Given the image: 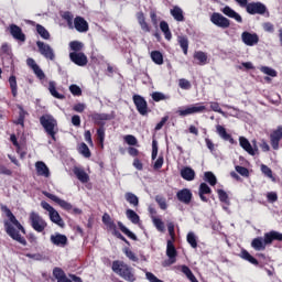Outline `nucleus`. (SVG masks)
Returning <instances> with one entry per match:
<instances>
[{
  "label": "nucleus",
  "mask_w": 282,
  "mask_h": 282,
  "mask_svg": "<svg viewBox=\"0 0 282 282\" xmlns=\"http://www.w3.org/2000/svg\"><path fill=\"white\" fill-rule=\"evenodd\" d=\"M7 217L8 220H4V230L7 235H9L13 241L21 243V246H28V240H25V237L21 236V232L22 235H25V227L19 223L12 210L7 209Z\"/></svg>",
  "instance_id": "f257e3e1"
},
{
  "label": "nucleus",
  "mask_w": 282,
  "mask_h": 282,
  "mask_svg": "<svg viewBox=\"0 0 282 282\" xmlns=\"http://www.w3.org/2000/svg\"><path fill=\"white\" fill-rule=\"evenodd\" d=\"M112 272L118 274L121 279L127 282H135V273L133 272V268L127 264L124 261L115 260L111 265Z\"/></svg>",
  "instance_id": "f03ea898"
},
{
  "label": "nucleus",
  "mask_w": 282,
  "mask_h": 282,
  "mask_svg": "<svg viewBox=\"0 0 282 282\" xmlns=\"http://www.w3.org/2000/svg\"><path fill=\"white\" fill-rule=\"evenodd\" d=\"M40 124H42L45 133L56 142V133H58V121L52 115H43L40 117Z\"/></svg>",
  "instance_id": "7ed1b4c3"
},
{
  "label": "nucleus",
  "mask_w": 282,
  "mask_h": 282,
  "mask_svg": "<svg viewBox=\"0 0 282 282\" xmlns=\"http://www.w3.org/2000/svg\"><path fill=\"white\" fill-rule=\"evenodd\" d=\"M43 195H45V197H47V199H51L52 202L57 204V206L62 207L63 210H67V213H72V215H83V209H80L78 207H74L70 203H68L65 199L59 198L58 196H56L52 193H48V192H44Z\"/></svg>",
  "instance_id": "20e7f679"
},
{
  "label": "nucleus",
  "mask_w": 282,
  "mask_h": 282,
  "mask_svg": "<svg viewBox=\"0 0 282 282\" xmlns=\"http://www.w3.org/2000/svg\"><path fill=\"white\" fill-rule=\"evenodd\" d=\"M246 12L248 14H260V17H270V11L268 10V7H265L262 2H249L247 4Z\"/></svg>",
  "instance_id": "39448f33"
},
{
  "label": "nucleus",
  "mask_w": 282,
  "mask_h": 282,
  "mask_svg": "<svg viewBox=\"0 0 282 282\" xmlns=\"http://www.w3.org/2000/svg\"><path fill=\"white\" fill-rule=\"evenodd\" d=\"M29 219L31 227L33 228V230H35V232H45V228H47V221H45V219H43L41 215L32 212L29 216Z\"/></svg>",
  "instance_id": "423d86ee"
},
{
  "label": "nucleus",
  "mask_w": 282,
  "mask_h": 282,
  "mask_svg": "<svg viewBox=\"0 0 282 282\" xmlns=\"http://www.w3.org/2000/svg\"><path fill=\"white\" fill-rule=\"evenodd\" d=\"M90 120L99 128H105V124H107V121L113 120L116 118V115L113 113H98L94 112L89 116Z\"/></svg>",
  "instance_id": "0eeeda50"
},
{
  "label": "nucleus",
  "mask_w": 282,
  "mask_h": 282,
  "mask_svg": "<svg viewBox=\"0 0 282 282\" xmlns=\"http://www.w3.org/2000/svg\"><path fill=\"white\" fill-rule=\"evenodd\" d=\"M36 47L39 50V53L42 56H44V58H46L47 61H55L56 54L54 53V48H52V46H50V44L42 42V41H37Z\"/></svg>",
  "instance_id": "6e6552de"
},
{
  "label": "nucleus",
  "mask_w": 282,
  "mask_h": 282,
  "mask_svg": "<svg viewBox=\"0 0 282 282\" xmlns=\"http://www.w3.org/2000/svg\"><path fill=\"white\" fill-rule=\"evenodd\" d=\"M132 100L140 116H147L149 113V104L144 97L141 95H133Z\"/></svg>",
  "instance_id": "1a4fd4ad"
},
{
  "label": "nucleus",
  "mask_w": 282,
  "mask_h": 282,
  "mask_svg": "<svg viewBox=\"0 0 282 282\" xmlns=\"http://www.w3.org/2000/svg\"><path fill=\"white\" fill-rule=\"evenodd\" d=\"M206 111V106L202 104H195L186 107L185 109H178L177 113L182 118H186V116H193V113H204Z\"/></svg>",
  "instance_id": "9d476101"
},
{
  "label": "nucleus",
  "mask_w": 282,
  "mask_h": 282,
  "mask_svg": "<svg viewBox=\"0 0 282 282\" xmlns=\"http://www.w3.org/2000/svg\"><path fill=\"white\" fill-rule=\"evenodd\" d=\"M210 21L214 25H217V28H221L223 30L230 28V21L221 13L214 12L210 15Z\"/></svg>",
  "instance_id": "9b49d317"
},
{
  "label": "nucleus",
  "mask_w": 282,
  "mask_h": 282,
  "mask_svg": "<svg viewBox=\"0 0 282 282\" xmlns=\"http://www.w3.org/2000/svg\"><path fill=\"white\" fill-rule=\"evenodd\" d=\"M241 40L248 47H254L259 43V35L257 33H250L248 31L242 32Z\"/></svg>",
  "instance_id": "f8f14e48"
},
{
  "label": "nucleus",
  "mask_w": 282,
  "mask_h": 282,
  "mask_svg": "<svg viewBox=\"0 0 282 282\" xmlns=\"http://www.w3.org/2000/svg\"><path fill=\"white\" fill-rule=\"evenodd\" d=\"M176 199L188 206V204L193 202V192H191L188 188H183L176 193Z\"/></svg>",
  "instance_id": "ddd939ff"
},
{
  "label": "nucleus",
  "mask_w": 282,
  "mask_h": 282,
  "mask_svg": "<svg viewBox=\"0 0 282 282\" xmlns=\"http://www.w3.org/2000/svg\"><path fill=\"white\" fill-rule=\"evenodd\" d=\"M281 140H282V127H278V129L270 134V142L273 151H279V144Z\"/></svg>",
  "instance_id": "4468645a"
},
{
  "label": "nucleus",
  "mask_w": 282,
  "mask_h": 282,
  "mask_svg": "<svg viewBox=\"0 0 282 282\" xmlns=\"http://www.w3.org/2000/svg\"><path fill=\"white\" fill-rule=\"evenodd\" d=\"M69 58L72 63H75V65H78L79 67H85L88 63L87 55H85V53H69Z\"/></svg>",
  "instance_id": "2eb2a0df"
},
{
  "label": "nucleus",
  "mask_w": 282,
  "mask_h": 282,
  "mask_svg": "<svg viewBox=\"0 0 282 282\" xmlns=\"http://www.w3.org/2000/svg\"><path fill=\"white\" fill-rule=\"evenodd\" d=\"M74 28L80 33L89 32V22L85 18L77 15L74 19Z\"/></svg>",
  "instance_id": "dca6fc26"
},
{
  "label": "nucleus",
  "mask_w": 282,
  "mask_h": 282,
  "mask_svg": "<svg viewBox=\"0 0 282 282\" xmlns=\"http://www.w3.org/2000/svg\"><path fill=\"white\" fill-rule=\"evenodd\" d=\"M175 240H167V245H166V256L170 259V265H172V263H175L177 261V249H175Z\"/></svg>",
  "instance_id": "f3484780"
},
{
  "label": "nucleus",
  "mask_w": 282,
  "mask_h": 282,
  "mask_svg": "<svg viewBox=\"0 0 282 282\" xmlns=\"http://www.w3.org/2000/svg\"><path fill=\"white\" fill-rule=\"evenodd\" d=\"M10 34L15 39V41H20V43H25V33H23L21 26L17 24H11Z\"/></svg>",
  "instance_id": "a211bd4d"
},
{
  "label": "nucleus",
  "mask_w": 282,
  "mask_h": 282,
  "mask_svg": "<svg viewBox=\"0 0 282 282\" xmlns=\"http://www.w3.org/2000/svg\"><path fill=\"white\" fill-rule=\"evenodd\" d=\"M35 171L39 177H50L51 175L50 167H47V164L43 161H37L35 163Z\"/></svg>",
  "instance_id": "6ab92c4d"
},
{
  "label": "nucleus",
  "mask_w": 282,
  "mask_h": 282,
  "mask_svg": "<svg viewBox=\"0 0 282 282\" xmlns=\"http://www.w3.org/2000/svg\"><path fill=\"white\" fill-rule=\"evenodd\" d=\"M273 241H282V234L276 230H271L264 234V243L272 246Z\"/></svg>",
  "instance_id": "aec40b11"
},
{
  "label": "nucleus",
  "mask_w": 282,
  "mask_h": 282,
  "mask_svg": "<svg viewBox=\"0 0 282 282\" xmlns=\"http://www.w3.org/2000/svg\"><path fill=\"white\" fill-rule=\"evenodd\" d=\"M216 133L219 135V138H221V140H225L226 142H230L231 144H235V139L232 138V134L228 133L224 126L217 124Z\"/></svg>",
  "instance_id": "412c9836"
},
{
  "label": "nucleus",
  "mask_w": 282,
  "mask_h": 282,
  "mask_svg": "<svg viewBox=\"0 0 282 282\" xmlns=\"http://www.w3.org/2000/svg\"><path fill=\"white\" fill-rule=\"evenodd\" d=\"M223 14L226 17H229V19H235L237 23H243V18L237 11H235L232 8L226 6L225 8L221 9Z\"/></svg>",
  "instance_id": "4be33fe9"
},
{
  "label": "nucleus",
  "mask_w": 282,
  "mask_h": 282,
  "mask_svg": "<svg viewBox=\"0 0 282 282\" xmlns=\"http://www.w3.org/2000/svg\"><path fill=\"white\" fill-rule=\"evenodd\" d=\"M51 243H53V246H58L61 248H65V246H67V236L62 235V234L52 235Z\"/></svg>",
  "instance_id": "5701e85b"
},
{
  "label": "nucleus",
  "mask_w": 282,
  "mask_h": 282,
  "mask_svg": "<svg viewBox=\"0 0 282 282\" xmlns=\"http://www.w3.org/2000/svg\"><path fill=\"white\" fill-rule=\"evenodd\" d=\"M137 21L142 32H145V33L151 32V26L149 25V22H147V17H144V12L140 11L137 13Z\"/></svg>",
  "instance_id": "b1692460"
},
{
  "label": "nucleus",
  "mask_w": 282,
  "mask_h": 282,
  "mask_svg": "<svg viewBox=\"0 0 282 282\" xmlns=\"http://www.w3.org/2000/svg\"><path fill=\"white\" fill-rule=\"evenodd\" d=\"M106 226L109 230H112V235L117 237V239H120L121 241L126 242L127 246H131V242H129V240H127V238L122 236L120 231H118L116 223H113V220H110Z\"/></svg>",
  "instance_id": "393cba45"
},
{
  "label": "nucleus",
  "mask_w": 282,
  "mask_h": 282,
  "mask_svg": "<svg viewBox=\"0 0 282 282\" xmlns=\"http://www.w3.org/2000/svg\"><path fill=\"white\" fill-rule=\"evenodd\" d=\"M53 276L54 279H56L57 282H73L72 280H69V278H67L65 271L59 267H55L53 269Z\"/></svg>",
  "instance_id": "a878e982"
},
{
  "label": "nucleus",
  "mask_w": 282,
  "mask_h": 282,
  "mask_svg": "<svg viewBox=\"0 0 282 282\" xmlns=\"http://www.w3.org/2000/svg\"><path fill=\"white\" fill-rule=\"evenodd\" d=\"M210 193H213L210 186L206 183H200L198 187V195L203 202L208 203V197H206V195H210Z\"/></svg>",
  "instance_id": "bb28decb"
},
{
  "label": "nucleus",
  "mask_w": 282,
  "mask_h": 282,
  "mask_svg": "<svg viewBox=\"0 0 282 282\" xmlns=\"http://www.w3.org/2000/svg\"><path fill=\"white\" fill-rule=\"evenodd\" d=\"M239 143H240L241 149H243V151L249 153V155H257L254 148H252V144H250V141L246 137H240Z\"/></svg>",
  "instance_id": "cd10ccee"
},
{
  "label": "nucleus",
  "mask_w": 282,
  "mask_h": 282,
  "mask_svg": "<svg viewBox=\"0 0 282 282\" xmlns=\"http://www.w3.org/2000/svg\"><path fill=\"white\" fill-rule=\"evenodd\" d=\"M73 173L74 175H76L77 180L82 182V184H87V182H89V174H87V172H85L83 167L75 166L73 169Z\"/></svg>",
  "instance_id": "c85d7f7f"
},
{
  "label": "nucleus",
  "mask_w": 282,
  "mask_h": 282,
  "mask_svg": "<svg viewBox=\"0 0 282 282\" xmlns=\"http://www.w3.org/2000/svg\"><path fill=\"white\" fill-rule=\"evenodd\" d=\"M267 246L268 243H265V236L263 238L261 237L254 238L251 241V248H253V250H256L257 252H261V250H265Z\"/></svg>",
  "instance_id": "c756f323"
},
{
  "label": "nucleus",
  "mask_w": 282,
  "mask_h": 282,
  "mask_svg": "<svg viewBox=\"0 0 282 282\" xmlns=\"http://www.w3.org/2000/svg\"><path fill=\"white\" fill-rule=\"evenodd\" d=\"M181 177L186 182H193L195 180V170L189 166L183 167L181 170Z\"/></svg>",
  "instance_id": "7c9ffc66"
},
{
  "label": "nucleus",
  "mask_w": 282,
  "mask_h": 282,
  "mask_svg": "<svg viewBox=\"0 0 282 282\" xmlns=\"http://www.w3.org/2000/svg\"><path fill=\"white\" fill-rule=\"evenodd\" d=\"M48 216L53 224H56L57 226H59V228H65V221L63 220L61 214H58L56 209L51 212Z\"/></svg>",
  "instance_id": "2f4dec72"
},
{
  "label": "nucleus",
  "mask_w": 282,
  "mask_h": 282,
  "mask_svg": "<svg viewBox=\"0 0 282 282\" xmlns=\"http://www.w3.org/2000/svg\"><path fill=\"white\" fill-rule=\"evenodd\" d=\"M240 259H243L245 261H248L252 265H259V260L257 258L252 257L248 250L242 249L239 254Z\"/></svg>",
  "instance_id": "473e14b6"
},
{
  "label": "nucleus",
  "mask_w": 282,
  "mask_h": 282,
  "mask_svg": "<svg viewBox=\"0 0 282 282\" xmlns=\"http://www.w3.org/2000/svg\"><path fill=\"white\" fill-rule=\"evenodd\" d=\"M117 224H118L119 230H121V232H123L126 237H129V239H132V241H138V236H135V234L129 230V228H127V226H124L122 221H118Z\"/></svg>",
  "instance_id": "72a5a7b5"
},
{
  "label": "nucleus",
  "mask_w": 282,
  "mask_h": 282,
  "mask_svg": "<svg viewBox=\"0 0 282 282\" xmlns=\"http://www.w3.org/2000/svg\"><path fill=\"white\" fill-rule=\"evenodd\" d=\"M170 14L173 17L175 21L182 22L184 21V11L182 8L175 6L171 9Z\"/></svg>",
  "instance_id": "f704fd0d"
},
{
  "label": "nucleus",
  "mask_w": 282,
  "mask_h": 282,
  "mask_svg": "<svg viewBox=\"0 0 282 282\" xmlns=\"http://www.w3.org/2000/svg\"><path fill=\"white\" fill-rule=\"evenodd\" d=\"M177 43H178L181 50L183 51V54L185 56H188V37H186L184 35H180L177 37Z\"/></svg>",
  "instance_id": "c9c22d12"
},
{
  "label": "nucleus",
  "mask_w": 282,
  "mask_h": 282,
  "mask_svg": "<svg viewBox=\"0 0 282 282\" xmlns=\"http://www.w3.org/2000/svg\"><path fill=\"white\" fill-rule=\"evenodd\" d=\"M194 58L198 62V65H206L208 63V55L204 51H196Z\"/></svg>",
  "instance_id": "e433bc0d"
},
{
  "label": "nucleus",
  "mask_w": 282,
  "mask_h": 282,
  "mask_svg": "<svg viewBox=\"0 0 282 282\" xmlns=\"http://www.w3.org/2000/svg\"><path fill=\"white\" fill-rule=\"evenodd\" d=\"M9 85H10V89L13 98H17V96H19V86L17 84V76L11 75L9 77Z\"/></svg>",
  "instance_id": "4c0bfd02"
},
{
  "label": "nucleus",
  "mask_w": 282,
  "mask_h": 282,
  "mask_svg": "<svg viewBox=\"0 0 282 282\" xmlns=\"http://www.w3.org/2000/svg\"><path fill=\"white\" fill-rule=\"evenodd\" d=\"M126 217L129 219V221H131V224H140V215H138V213H135L133 209H127Z\"/></svg>",
  "instance_id": "58836bf2"
},
{
  "label": "nucleus",
  "mask_w": 282,
  "mask_h": 282,
  "mask_svg": "<svg viewBox=\"0 0 282 282\" xmlns=\"http://www.w3.org/2000/svg\"><path fill=\"white\" fill-rule=\"evenodd\" d=\"M150 56L155 65H164V55H162V52L152 51Z\"/></svg>",
  "instance_id": "ea45409f"
},
{
  "label": "nucleus",
  "mask_w": 282,
  "mask_h": 282,
  "mask_svg": "<svg viewBox=\"0 0 282 282\" xmlns=\"http://www.w3.org/2000/svg\"><path fill=\"white\" fill-rule=\"evenodd\" d=\"M160 29L161 32H163L166 41H171V39H173V34L171 33V29L169 28V23L166 21L160 22Z\"/></svg>",
  "instance_id": "a19ab883"
},
{
  "label": "nucleus",
  "mask_w": 282,
  "mask_h": 282,
  "mask_svg": "<svg viewBox=\"0 0 282 282\" xmlns=\"http://www.w3.org/2000/svg\"><path fill=\"white\" fill-rule=\"evenodd\" d=\"M48 91L54 98H57L58 100H64L65 98V95H61L59 91L56 90V85L54 84V82H50Z\"/></svg>",
  "instance_id": "79ce46f5"
},
{
  "label": "nucleus",
  "mask_w": 282,
  "mask_h": 282,
  "mask_svg": "<svg viewBox=\"0 0 282 282\" xmlns=\"http://www.w3.org/2000/svg\"><path fill=\"white\" fill-rule=\"evenodd\" d=\"M126 200L130 203L131 206L138 207L140 206V198L135 196V194L128 192L124 195Z\"/></svg>",
  "instance_id": "37998d69"
},
{
  "label": "nucleus",
  "mask_w": 282,
  "mask_h": 282,
  "mask_svg": "<svg viewBox=\"0 0 282 282\" xmlns=\"http://www.w3.org/2000/svg\"><path fill=\"white\" fill-rule=\"evenodd\" d=\"M36 32L41 36V39H44V41H50V37H51L50 31H47L45 26L41 24H36Z\"/></svg>",
  "instance_id": "c03bdc74"
},
{
  "label": "nucleus",
  "mask_w": 282,
  "mask_h": 282,
  "mask_svg": "<svg viewBox=\"0 0 282 282\" xmlns=\"http://www.w3.org/2000/svg\"><path fill=\"white\" fill-rule=\"evenodd\" d=\"M204 180L208 182L209 186H217V176L213 172H205Z\"/></svg>",
  "instance_id": "a18cd8bd"
},
{
  "label": "nucleus",
  "mask_w": 282,
  "mask_h": 282,
  "mask_svg": "<svg viewBox=\"0 0 282 282\" xmlns=\"http://www.w3.org/2000/svg\"><path fill=\"white\" fill-rule=\"evenodd\" d=\"M25 116H28V111L20 107L18 119L14 121L15 124H20L21 127L25 126Z\"/></svg>",
  "instance_id": "49530a36"
},
{
  "label": "nucleus",
  "mask_w": 282,
  "mask_h": 282,
  "mask_svg": "<svg viewBox=\"0 0 282 282\" xmlns=\"http://www.w3.org/2000/svg\"><path fill=\"white\" fill-rule=\"evenodd\" d=\"M186 240L191 248H197V236H195V232L189 231L186 236Z\"/></svg>",
  "instance_id": "de8ad7c7"
},
{
  "label": "nucleus",
  "mask_w": 282,
  "mask_h": 282,
  "mask_svg": "<svg viewBox=\"0 0 282 282\" xmlns=\"http://www.w3.org/2000/svg\"><path fill=\"white\" fill-rule=\"evenodd\" d=\"M123 253L129 259V261H133L134 263H138V261H140L138 256H135L134 252L131 251V249H129L128 247L123 248Z\"/></svg>",
  "instance_id": "09e8293b"
},
{
  "label": "nucleus",
  "mask_w": 282,
  "mask_h": 282,
  "mask_svg": "<svg viewBox=\"0 0 282 282\" xmlns=\"http://www.w3.org/2000/svg\"><path fill=\"white\" fill-rule=\"evenodd\" d=\"M152 221L156 230H159V232H164L165 228H164V221H162V219L155 216H152Z\"/></svg>",
  "instance_id": "8fccbe9b"
},
{
  "label": "nucleus",
  "mask_w": 282,
  "mask_h": 282,
  "mask_svg": "<svg viewBox=\"0 0 282 282\" xmlns=\"http://www.w3.org/2000/svg\"><path fill=\"white\" fill-rule=\"evenodd\" d=\"M62 18L67 22L68 28H74V14L72 12L65 11Z\"/></svg>",
  "instance_id": "3c124183"
},
{
  "label": "nucleus",
  "mask_w": 282,
  "mask_h": 282,
  "mask_svg": "<svg viewBox=\"0 0 282 282\" xmlns=\"http://www.w3.org/2000/svg\"><path fill=\"white\" fill-rule=\"evenodd\" d=\"M78 152L84 155V158H91V151L89 150V147L86 145V143H80Z\"/></svg>",
  "instance_id": "603ef678"
},
{
  "label": "nucleus",
  "mask_w": 282,
  "mask_h": 282,
  "mask_svg": "<svg viewBox=\"0 0 282 282\" xmlns=\"http://www.w3.org/2000/svg\"><path fill=\"white\" fill-rule=\"evenodd\" d=\"M155 202L159 205V207L161 208V210H166V208H169V205L166 204V198H164V196L156 195Z\"/></svg>",
  "instance_id": "864d4df0"
},
{
  "label": "nucleus",
  "mask_w": 282,
  "mask_h": 282,
  "mask_svg": "<svg viewBox=\"0 0 282 282\" xmlns=\"http://www.w3.org/2000/svg\"><path fill=\"white\" fill-rule=\"evenodd\" d=\"M217 194L219 202H221L223 204H230V199L228 198V193H226V191L217 189Z\"/></svg>",
  "instance_id": "5fc2aeb1"
},
{
  "label": "nucleus",
  "mask_w": 282,
  "mask_h": 282,
  "mask_svg": "<svg viewBox=\"0 0 282 282\" xmlns=\"http://www.w3.org/2000/svg\"><path fill=\"white\" fill-rule=\"evenodd\" d=\"M124 142H127L129 144V147H140L138 144V139L135 138V135L133 134H127L124 138H123Z\"/></svg>",
  "instance_id": "6e6d98bb"
},
{
  "label": "nucleus",
  "mask_w": 282,
  "mask_h": 282,
  "mask_svg": "<svg viewBox=\"0 0 282 282\" xmlns=\"http://www.w3.org/2000/svg\"><path fill=\"white\" fill-rule=\"evenodd\" d=\"M260 72H262V74H265L267 76H271L272 78H276V70H274L271 67L262 66L260 68Z\"/></svg>",
  "instance_id": "4d7b16f0"
},
{
  "label": "nucleus",
  "mask_w": 282,
  "mask_h": 282,
  "mask_svg": "<svg viewBox=\"0 0 282 282\" xmlns=\"http://www.w3.org/2000/svg\"><path fill=\"white\" fill-rule=\"evenodd\" d=\"M152 100H154V102H161V100H166V95H164V93H160V91H154L152 93Z\"/></svg>",
  "instance_id": "13d9d810"
},
{
  "label": "nucleus",
  "mask_w": 282,
  "mask_h": 282,
  "mask_svg": "<svg viewBox=\"0 0 282 282\" xmlns=\"http://www.w3.org/2000/svg\"><path fill=\"white\" fill-rule=\"evenodd\" d=\"M261 171H262L263 175H265L267 177H269L270 180H272L274 182L275 178H274V175L272 174V169H270L265 164H262Z\"/></svg>",
  "instance_id": "bf43d9fd"
},
{
  "label": "nucleus",
  "mask_w": 282,
  "mask_h": 282,
  "mask_svg": "<svg viewBox=\"0 0 282 282\" xmlns=\"http://www.w3.org/2000/svg\"><path fill=\"white\" fill-rule=\"evenodd\" d=\"M69 47L73 52L80 53V51L83 50V44L82 42L73 41L69 43Z\"/></svg>",
  "instance_id": "052dcab7"
},
{
  "label": "nucleus",
  "mask_w": 282,
  "mask_h": 282,
  "mask_svg": "<svg viewBox=\"0 0 282 282\" xmlns=\"http://www.w3.org/2000/svg\"><path fill=\"white\" fill-rule=\"evenodd\" d=\"M69 91L73 96H83V89H80L76 84H72L69 86Z\"/></svg>",
  "instance_id": "680f3d73"
},
{
  "label": "nucleus",
  "mask_w": 282,
  "mask_h": 282,
  "mask_svg": "<svg viewBox=\"0 0 282 282\" xmlns=\"http://www.w3.org/2000/svg\"><path fill=\"white\" fill-rule=\"evenodd\" d=\"M167 232L171 237L170 241H175V224L173 221L167 223Z\"/></svg>",
  "instance_id": "e2e57ef3"
},
{
  "label": "nucleus",
  "mask_w": 282,
  "mask_h": 282,
  "mask_svg": "<svg viewBox=\"0 0 282 282\" xmlns=\"http://www.w3.org/2000/svg\"><path fill=\"white\" fill-rule=\"evenodd\" d=\"M236 171L237 173H239V175H241L242 177H250V171L248 170V167H243L241 165H237L236 166Z\"/></svg>",
  "instance_id": "0e129e2a"
},
{
  "label": "nucleus",
  "mask_w": 282,
  "mask_h": 282,
  "mask_svg": "<svg viewBox=\"0 0 282 282\" xmlns=\"http://www.w3.org/2000/svg\"><path fill=\"white\" fill-rule=\"evenodd\" d=\"M267 200L269 204H274V202H279V195L276 192H269L267 193Z\"/></svg>",
  "instance_id": "69168bd1"
},
{
  "label": "nucleus",
  "mask_w": 282,
  "mask_h": 282,
  "mask_svg": "<svg viewBox=\"0 0 282 282\" xmlns=\"http://www.w3.org/2000/svg\"><path fill=\"white\" fill-rule=\"evenodd\" d=\"M0 54H6L7 56H12V48L8 43H3L0 47Z\"/></svg>",
  "instance_id": "338daca9"
},
{
  "label": "nucleus",
  "mask_w": 282,
  "mask_h": 282,
  "mask_svg": "<svg viewBox=\"0 0 282 282\" xmlns=\"http://www.w3.org/2000/svg\"><path fill=\"white\" fill-rule=\"evenodd\" d=\"M97 140L101 145L105 144V128L97 129Z\"/></svg>",
  "instance_id": "774afa93"
}]
</instances>
